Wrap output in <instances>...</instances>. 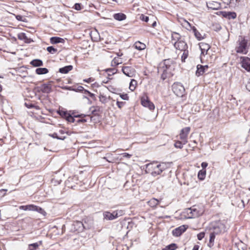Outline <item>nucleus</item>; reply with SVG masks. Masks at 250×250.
Wrapping results in <instances>:
<instances>
[{"label": "nucleus", "mask_w": 250, "mask_h": 250, "mask_svg": "<svg viewBox=\"0 0 250 250\" xmlns=\"http://www.w3.org/2000/svg\"><path fill=\"white\" fill-rule=\"evenodd\" d=\"M169 165V163H161L158 164L157 161H153L145 165L146 171L152 176L155 177L161 174L163 171L168 168Z\"/></svg>", "instance_id": "f257e3e1"}, {"label": "nucleus", "mask_w": 250, "mask_h": 250, "mask_svg": "<svg viewBox=\"0 0 250 250\" xmlns=\"http://www.w3.org/2000/svg\"><path fill=\"white\" fill-rule=\"evenodd\" d=\"M238 46L236 47L235 51L237 53L246 54L248 52V41L244 37H240L237 42Z\"/></svg>", "instance_id": "f03ea898"}, {"label": "nucleus", "mask_w": 250, "mask_h": 250, "mask_svg": "<svg viewBox=\"0 0 250 250\" xmlns=\"http://www.w3.org/2000/svg\"><path fill=\"white\" fill-rule=\"evenodd\" d=\"M172 90L173 93L179 97H182L185 94V88L180 83H174L172 85Z\"/></svg>", "instance_id": "7ed1b4c3"}, {"label": "nucleus", "mask_w": 250, "mask_h": 250, "mask_svg": "<svg viewBox=\"0 0 250 250\" xmlns=\"http://www.w3.org/2000/svg\"><path fill=\"white\" fill-rule=\"evenodd\" d=\"M174 69L173 61L170 59L165 60L163 63L160 64L158 68L159 70H166V71L172 73Z\"/></svg>", "instance_id": "20e7f679"}, {"label": "nucleus", "mask_w": 250, "mask_h": 250, "mask_svg": "<svg viewBox=\"0 0 250 250\" xmlns=\"http://www.w3.org/2000/svg\"><path fill=\"white\" fill-rule=\"evenodd\" d=\"M141 104L143 106L147 107L150 110L155 108L154 104L149 100L147 96H145L141 98Z\"/></svg>", "instance_id": "39448f33"}, {"label": "nucleus", "mask_w": 250, "mask_h": 250, "mask_svg": "<svg viewBox=\"0 0 250 250\" xmlns=\"http://www.w3.org/2000/svg\"><path fill=\"white\" fill-rule=\"evenodd\" d=\"M190 130L189 127L183 128L180 131L179 139L182 140L184 143H188V136Z\"/></svg>", "instance_id": "423d86ee"}, {"label": "nucleus", "mask_w": 250, "mask_h": 250, "mask_svg": "<svg viewBox=\"0 0 250 250\" xmlns=\"http://www.w3.org/2000/svg\"><path fill=\"white\" fill-rule=\"evenodd\" d=\"M83 224L80 221H74L71 225V230L73 232H80L83 231Z\"/></svg>", "instance_id": "0eeeda50"}, {"label": "nucleus", "mask_w": 250, "mask_h": 250, "mask_svg": "<svg viewBox=\"0 0 250 250\" xmlns=\"http://www.w3.org/2000/svg\"><path fill=\"white\" fill-rule=\"evenodd\" d=\"M241 66L248 72H250V58L247 57H240Z\"/></svg>", "instance_id": "6e6552de"}, {"label": "nucleus", "mask_w": 250, "mask_h": 250, "mask_svg": "<svg viewBox=\"0 0 250 250\" xmlns=\"http://www.w3.org/2000/svg\"><path fill=\"white\" fill-rule=\"evenodd\" d=\"M173 45L176 49H178L181 51H184L188 49V45L187 43L182 40L174 42Z\"/></svg>", "instance_id": "1a4fd4ad"}, {"label": "nucleus", "mask_w": 250, "mask_h": 250, "mask_svg": "<svg viewBox=\"0 0 250 250\" xmlns=\"http://www.w3.org/2000/svg\"><path fill=\"white\" fill-rule=\"evenodd\" d=\"M225 231V226L222 223H218L213 227V229L212 232L215 234L217 235L220 233L224 232Z\"/></svg>", "instance_id": "9d476101"}, {"label": "nucleus", "mask_w": 250, "mask_h": 250, "mask_svg": "<svg viewBox=\"0 0 250 250\" xmlns=\"http://www.w3.org/2000/svg\"><path fill=\"white\" fill-rule=\"evenodd\" d=\"M188 229V226L186 225L181 226L172 230V234L174 236H180L183 233H184Z\"/></svg>", "instance_id": "9b49d317"}, {"label": "nucleus", "mask_w": 250, "mask_h": 250, "mask_svg": "<svg viewBox=\"0 0 250 250\" xmlns=\"http://www.w3.org/2000/svg\"><path fill=\"white\" fill-rule=\"evenodd\" d=\"M40 91L43 93L48 94L52 92V85L51 82L42 84L40 87Z\"/></svg>", "instance_id": "f8f14e48"}, {"label": "nucleus", "mask_w": 250, "mask_h": 250, "mask_svg": "<svg viewBox=\"0 0 250 250\" xmlns=\"http://www.w3.org/2000/svg\"><path fill=\"white\" fill-rule=\"evenodd\" d=\"M123 73L129 77H132L134 75L135 70L130 66H124L122 68Z\"/></svg>", "instance_id": "ddd939ff"}, {"label": "nucleus", "mask_w": 250, "mask_h": 250, "mask_svg": "<svg viewBox=\"0 0 250 250\" xmlns=\"http://www.w3.org/2000/svg\"><path fill=\"white\" fill-rule=\"evenodd\" d=\"M208 68V65H202L201 64H198L197 65V70L195 73L197 77L203 75Z\"/></svg>", "instance_id": "4468645a"}, {"label": "nucleus", "mask_w": 250, "mask_h": 250, "mask_svg": "<svg viewBox=\"0 0 250 250\" xmlns=\"http://www.w3.org/2000/svg\"><path fill=\"white\" fill-rule=\"evenodd\" d=\"M81 222L83 225V230L89 229L93 225V220L90 218H85L83 219Z\"/></svg>", "instance_id": "2eb2a0df"}, {"label": "nucleus", "mask_w": 250, "mask_h": 250, "mask_svg": "<svg viewBox=\"0 0 250 250\" xmlns=\"http://www.w3.org/2000/svg\"><path fill=\"white\" fill-rule=\"evenodd\" d=\"M74 116L75 118H80L81 119H78L77 121V123H85L87 121V120L85 119V117H89L90 118V120H91L92 117L90 116L89 115L84 114H74Z\"/></svg>", "instance_id": "dca6fc26"}, {"label": "nucleus", "mask_w": 250, "mask_h": 250, "mask_svg": "<svg viewBox=\"0 0 250 250\" xmlns=\"http://www.w3.org/2000/svg\"><path fill=\"white\" fill-rule=\"evenodd\" d=\"M199 47L201 51V55H203L207 54L208 51L210 48L209 45L205 42H200L199 43Z\"/></svg>", "instance_id": "f3484780"}, {"label": "nucleus", "mask_w": 250, "mask_h": 250, "mask_svg": "<svg viewBox=\"0 0 250 250\" xmlns=\"http://www.w3.org/2000/svg\"><path fill=\"white\" fill-rule=\"evenodd\" d=\"M104 219L106 220H113L116 219L114 211L111 213L109 211H104L103 213Z\"/></svg>", "instance_id": "a211bd4d"}, {"label": "nucleus", "mask_w": 250, "mask_h": 250, "mask_svg": "<svg viewBox=\"0 0 250 250\" xmlns=\"http://www.w3.org/2000/svg\"><path fill=\"white\" fill-rule=\"evenodd\" d=\"M113 18L118 21H123L126 19V16L122 13H115L113 15Z\"/></svg>", "instance_id": "6ab92c4d"}, {"label": "nucleus", "mask_w": 250, "mask_h": 250, "mask_svg": "<svg viewBox=\"0 0 250 250\" xmlns=\"http://www.w3.org/2000/svg\"><path fill=\"white\" fill-rule=\"evenodd\" d=\"M192 30L194 33L195 37L198 41L202 40L204 38L205 35L204 34V35L202 36L201 33L197 30L195 27L193 26L192 27Z\"/></svg>", "instance_id": "aec40b11"}, {"label": "nucleus", "mask_w": 250, "mask_h": 250, "mask_svg": "<svg viewBox=\"0 0 250 250\" xmlns=\"http://www.w3.org/2000/svg\"><path fill=\"white\" fill-rule=\"evenodd\" d=\"M223 16L228 19H234L236 18L237 15L234 12H225Z\"/></svg>", "instance_id": "412c9836"}, {"label": "nucleus", "mask_w": 250, "mask_h": 250, "mask_svg": "<svg viewBox=\"0 0 250 250\" xmlns=\"http://www.w3.org/2000/svg\"><path fill=\"white\" fill-rule=\"evenodd\" d=\"M50 41L52 44L63 43L64 42L63 39L58 37H52L50 38Z\"/></svg>", "instance_id": "4be33fe9"}, {"label": "nucleus", "mask_w": 250, "mask_h": 250, "mask_svg": "<svg viewBox=\"0 0 250 250\" xmlns=\"http://www.w3.org/2000/svg\"><path fill=\"white\" fill-rule=\"evenodd\" d=\"M191 208V211L193 218H196L200 216L203 213V212L201 211H200L198 210L197 208H195V206H193Z\"/></svg>", "instance_id": "5701e85b"}, {"label": "nucleus", "mask_w": 250, "mask_h": 250, "mask_svg": "<svg viewBox=\"0 0 250 250\" xmlns=\"http://www.w3.org/2000/svg\"><path fill=\"white\" fill-rule=\"evenodd\" d=\"M73 69V66L71 65H67L60 68L59 70V72L62 74H66Z\"/></svg>", "instance_id": "b1692460"}, {"label": "nucleus", "mask_w": 250, "mask_h": 250, "mask_svg": "<svg viewBox=\"0 0 250 250\" xmlns=\"http://www.w3.org/2000/svg\"><path fill=\"white\" fill-rule=\"evenodd\" d=\"M191 208H186L183 212L185 217L187 219L194 218L193 216V214H192V212H191Z\"/></svg>", "instance_id": "393cba45"}, {"label": "nucleus", "mask_w": 250, "mask_h": 250, "mask_svg": "<svg viewBox=\"0 0 250 250\" xmlns=\"http://www.w3.org/2000/svg\"><path fill=\"white\" fill-rule=\"evenodd\" d=\"M30 63L34 67H39L43 65L42 61L40 59L33 60L30 62Z\"/></svg>", "instance_id": "a878e982"}, {"label": "nucleus", "mask_w": 250, "mask_h": 250, "mask_svg": "<svg viewBox=\"0 0 250 250\" xmlns=\"http://www.w3.org/2000/svg\"><path fill=\"white\" fill-rule=\"evenodd\" d=\"M134 47L138 50H142L145 49L146 44L140 42H136L134 44Z\"/></svg>", "instance_id": "bb28decb"}, {"label": "nucleus", "mask_w": 250, "mask_h": 250, "mask_svg": "<svg viewBox=\"0 0 250 250\" xmlns=\"http://www.w3.org/2000/svg\"><path fill=\"white\" fill-rule=\"evenodd\" d=\"M181 40V35L177 32H173L171 34V42L173 43V42H178Z\"/></svg>", "instance_id": "cd10ccee"}, {"label": "nucleus", "mask_w": 250, "mask_h": 250, "mask_svg": "<svg viewBox=\"0 0 250 250\" xmlns=\"http://www.w3.org/2000/svg\"><path fill=\"white\" fill-rule=\"evenodd\" d=\"M33 211H37L43 216H45L46 215L45 211L42 208L34 205Z\"/></svg>", "instance_id": "c85d7f7f"}, {"label": "nucleus", "mask_w": 250, "mask_h": 250, "mask_svg": "<svg viewBox=\"0 0 250 250\" xmlns=\"http://www.w3.org/2000/svg\"><path fill=\"white\" fill-rule=\"evenodd\" d=\"M42 244V241L39 242L29 244L28 245V250H37L40 244Z\"/></svg>", "instance_id": "c756f323"}, {"label": "nucleus", "mask_w": 250, "mask_h": 250, "mask_svg": "<svg viewBox=\"0 0 250 250\" xmlns=\"http://www.w3.org/2000/svg\"><path fill=\"white\" fill-rule=\"evenodd\" d=\"M160 72H162V74L161 75V79L163 80H165L167 77H171L173 75L172 73H170L166 70H159Z\"/></svg>", "instance_id": "7c9ffc66"}, {"label": "nucleus", "mask_w": 250, "mask_h": 250, "mask_svg": "<svg viewBox=\"0 0 250 250\" xmlns=\"http://www.w3.org/2000/svg\"><path fill=\"white\" fill-rule=\"evenodd\" d=\"M48 70L46 68H38L36 69V73L38 75H43L47 74Z\"/></svg>", "instance_id": "2f4dec72"}, {"label": "nucleus", "mask_w": 250, "mask_h": 250, "mask_svg": "<svg viewBox=\"0 0 250 250\" xmlns=\"http://www.w3.org/2000/svg\"><path fill=\"white\" fill-rule=\"evenodd\" d=\"M159 201L155 198H152L148 202V205L152 208L156 207Z\"/></svg>", "instance_id": "473e14b6"}, {"label": "nucleus", "mask_w": 250, "mask_h": 250, "mask_svg": "<svg viewBox=\"0 0 250 250\" xmlns=\"http://www.w3.org/2000/svg\"><path fill=\"white\" fill-rule=\"evenodd\" d=\"M206 174V170H200L198 173V177L200 180H203L205 178Z\"/></svg>", "instance_id": "72a5a7b5"}, {"label": "nucleus", "mask_w": 250, "mask_h": 250, "mask_svg": "<svg viewBox=\"0 0 250 250\" xmlns=\"http://www.w3.org/2000/svg\"><path fill=\"white\" fill-rule=\"evenodd\" d=\"M34 205H28L26 206H21L20 207V209L23 210H30L33 211Z\"/></svg>", "instance_id": "f704fd0d"}, {"label": "nucleus", "mask_w": 250, "mask_h": 250, "mask_svg": "<svg viewBox=\"0 0 250 250\" xmlns=\"http://www.w3.org/2000/svg\"><path fill=\"white\" fill-rule=\"evenodd\" d=\"M215 236H216V234H215L212 231L210 233V234H209V244H208V246L210 247L213 245V243H214V241Z\"/></svg>", "instance_id": "c9c22d12"}, {"label": "nucleus", "mask_w": 250, "mask_h": 250, "mask_svg": "<svg viewBox=\"0 0 250 250\" xmlns=\"http://www.w3.org/2000/svg\"><path fill=\"white\" fill-rule=\"evenodd\" d=\"M49 136L53 138L61 140H63L66 138V136H60L58 133L55 132L52 134H49Z\"/></svg>", "instance_id": "e433bc0d"}, {"label": "nucleus", "mask_w": 250, "mask_h": 250, "mask_svg": "<svg viewBox=\"0 0 250 250\" xmlns=\"http://www.w3.org/2000/svg\"><path fill=\"white\" fill-rule=\"evenodd\" d=\"M208 4L210 5L209 7L213 9H218L220 6V4L216 1H213L209 2Z\"/></svg>", "instance_id": "4c0bfd02"}, {"label": "nucleus", "mask_w": 250, "mask_h": 250, "mask_svg": "<svg viewBox=\"0 0 250 250\" xmlns=\"http://www.w3.org/2000/svg\"><path fill=\"white\" fill-rule=\"evenodd\" d=\"M137 84V81L134 79H132L129 84V89L133 91L136 88V85Z\"/></svg>", "instance_id": "58836bf2"}, {"label": "nucleus", "mask_w": 250, "mask_h": 250, "mask_svg": "<svg viewBox=\"0 0 250 250\" xmlns=\"http://www.w3.org/2000/svg\"><path fill=\"white\" fill-rule=\"evenodd\" d=\"M228 4H229L231 7H235L237 6L240 0H228Z\"/></svg>", "instance_id": "ea45409f"}, {"label": "nucleus", "mask_w": 250, "mask_h": 250, "mask_svg": "<svg viewBox=\"0 0 250 250\" xmlns=\"http://www.w3.org/2000/svg\"><path fill=\"white\" fill-rule=\"evenodd\" d=\"M186 144L187 143H184L182 140H181V141L178 140V141H177L175 142V143L174 144V146L176 148L181 149L183 148V146Z\"/></svg>", "instance_id": "a19ab883"}, {"label": "nucleus", "mask_w": 250, "mask_h": 250, "mask_svg": "<svg viewBox=\"0 0 250 250\" xmlns=\"http://www.w3.org/2000/svg\"><path fill=\"white\" fill-rule=\"evenodd\" d=\"M122 63L121 60L120 58H115L111 62V65L115 66Z\"/></svg>", "instance_id": "79ce46f5"}, {"label": "nucleus", "mask_w": 250, "mask_h": 250, "mask_svg": "<svg viewBox=\"0 0 250 250\" xmlns=\"http://www.w3.org/2000/svg\"><path fill=\"white\" fill-rule=\"evenodd\" d=\"M74 114H76L75 112H73L72 115L69 114L67 116V117L66 118L67 121L71 123H74L75 121V117L74 116Z\"/></svg>", "instance_id": "37998d69"}, {"label": "nucleus", "mask_w": 250, "mask_h": 250, "mask_svg": "<svg viewBox=\"0 0 250 250\" xmlns=\"http://www.w3.org/2000/svg\"><path fill=\"white\" fill-rule=\"evenodd\" d=\"M46 50L48 52L52 54H54L57 52V49L52 46L47 47Z\"/></svg>", "instance_id": "c03bdc74"}, {"label": "nucleus", "mask_w": 250, "mask_h": 250, "mask_svg": "<svg viewBox=\"0 0 250 250\" xmlns=\"http://www.w3.org/2000/svg\"><path fill=\"white\" fill-rule=\"evenodd\" d=\"M58 113L61 116L65 118H66L67 117V116H68L69 114V113H67L66 111L62 110H59V111H58Z\"/></svg>", "instance_id": "a18cd8bd"}, {"label": "nucleus", "mask_w": 250, "mask_h": 250, "mask_svg": "<svg viewBox=\"0 0 250 250\" xmlns=\"http://www.w3.org/2000/svg\"><path fill=\"white\" fill-rule=\"evenodd\" d=\"M115 213V217L116 218L118 217L121 216L124 214V211L123 210H117L114 211Z\"/></svg>", "instance_id": "49530a36"}, {"label": "nucleus", "mask_w": 250, "mask_h": 250, "mask_svg": "<svg viewBox=\"0 0 250 250\" xmlns=\"http://www.w3.org/2000/svg\"><path fill=\"white\" fill-rule=\"evenodd\" d=\"M24 105L25 106L29 108V109H30V108H35L36 109H39V107L38 106H36L34 104L30 103H24Z\"/></svg>", "instance_id": "de8ad7c7"}, {"label": "nucleus", "mask_w": 250, "mask_h": 250, "mask_svg": "<svg viewBox=\"0 0 250 250\" xmlns=\"http://www.w3.org/2000/svg\"><path fill=\"white\" fill-rule=\"evenodd\" d=\"M106 71L107 72H109V73H108L109 76H111V75L116 73L117 70L115 68H113L107 69L106 70Z\"/></svg>", "instance_id": "09e8293b"}, {"label": "nucleus", "mask_w": 250, "mask_h": 250, "mask_svg": "<svg viewBox=\"0 0 250 250\" xmlns=\"http://www.w3.org/2000/svg\"><path fill=\"white\" fill-rule=\"evenodd\" d=\"M184 52L183 53V55L181 57V59L183 62L185 61V60L187 58L188 55V52L187 49L184 50Z\"/></svg>", "instance_id": "8fccbe9b"}, {"label": "nucleus", "mask_w": 250, "mask_h": 250, "mask_svg": "<svg viewBox=\"0 0 250 250\" xmlns=\"http://www.w3.org/2000/svg\"><path fill=\"white\" fill-rule=\"evenodd\" d=\"M18 38L20 40H23L27 39V36L25 33H21L18 35Z\"/></svg>", "instance_id": "3c124183"}, {"label": "nucleus", "mask_w": 250, "mask_h": 250, "mask_svg": "<svg viewBox=\"0 0 250 250\" xmlns=\"http://www.w3.org/2000/svg\"><path fill=\"white\" fill-rule=\"evenodd\" d=\"M168 250H175L177 248V245L175 243H172L167 246Z\"/></svg>", "instance_id": "603ef678"}, {"label": "nucleus", "mask_w": 250, "mask_h": 250, "mask_svg": "<svg viewBox=\"0 0 250 250\" xmlns=\"http://www.w3.org/2000/svg\"><path fill=\"white\" fill-rule=\"evenodd\" d=\"M74 89H75L74 91L75 92H83L84 88L82 86H74Z\"/></svg>", "instance_id": "864d4df0"}, {"label": "nucleus", "mask_w": 250, "mask_h": 250, "mask_svg": "<svg viewBox=\"0 0 250 250\" xmlns=\"http://www.w3.org/2000/svg\"><path fill=\"white\" fill-rule=\"evenodd\" d=\"M73 8L76 10H80L82 9V5L81 3H76L74 5Z\"/></svg>", "instance_id": "5fc2aeb1"}, {"label": "nucleus", "mask_w": 250, "mask_h": 250, "mask_svg": "<svg viewBox=\"0 0 250 250\" xmlns=\"http://www.w3.org/2000/svg\"><path fill=\"white\" fill-rule=\"evenodd\" d=\"M205 233L204 232H201L197 234V238L199 240H201L205 237Z\"/></svg>", "instance_id": "6e6d98bb"}, {"label": "nucleus", "mask_w": 250, "mask_h": 250, "mask_svg": "<svg viewBox=\"0 0 250 250\" xmlns=\"http://www.w3.org/2000/svg\"><path fill=\"white\" fill-rule=\"evenodd\" d=\"M141 19L145 22H148L149 21V17L148 16L142 15L141 16Z\"/></svg>", "instance_id": "4d7b16f0"}, {"label": "nucleus", "mask_w": 250, "mask_h": 250, "mask_svg": "<svg viewBox=\"0 0 250 250\" xmlns=\"http://www.w3.org/2000/svg\"><path fill=\"white\" fill-rule=\"evenodd\" d=\"M121 155L123 156V157L126 158L127 159L130 158L132 156L131 154H129L128 153H126V152L123 153Z\"/></svg>", "instance_id": "13d9d810"}, {"label": "nucleus", "mask_w": 250, "mask_h": 250, "mask_svg": "<svg viewBox=\"0 0 250 250\" xmlns=\"http://www.w3.org/2000/svg\"><path fill=\"white\" fill-rule=\"evenodd\" d=\"M7 190L6 189H2L0 190V197H3L7 192Z\"/></svg>", "instance_id": "bf43d9fd"}, {"label": "nucleus", "mask_w": 250, "mask_h": 250, "mask_svg": "<svg viewBox=\"0 0 250 250\" xmlns=\"http://www.w3.org/2000/svg\"><path fill=\"white\" fill-rule=\"evenodd\" d=\"M120 97L124 100H128L129 99V97L127 94H121Z\"/></svg>", "instance_id": "052dcab7"}, {"label": "nucleus", "mask_w": 250, "mask_h": 250, "mask_svg": "<svg viewBox=\"0 0 250 250\" xmlns=\"http://www.w3.org/2000/svg\"><path fill=\"white\" fill-rule=\"evenodd\" d=\"M92 108H94V109L92 110L91 112L93 114H94L95 115H96V112L99 111L100 108L98 106L96 107H92L91 108V109H92Z\"/></svg>", "instance_id": "680f3d73"}, {"label": "nucleus", "mask_w": 250, "mask_h": 250, "mask_svg": "<svg viewBox=\"0 0 250 250\" xmlns=\"http://www.w3.org/2000/svg\"><path fill=\"white\" fill-rule=\"evenodd\" d=\"M65 134H68L67 132H65L64 130L60 129L59 131V135L60 136H64Z\"/></svg>", "instance_id": "e2e57ef3"}, {"label": "nucleus", "mask_w": 250, "mask_h": 250, "mask_svg": "<svg viewBox=\"0 0 250 250\" xmlns=\"http://www.w3.org/2000/svg\"><path fill=\"white\" fill-rule=\"evenodd\" d=\"M208 164L207 162H202L201 163V167L203 168L202 169H205V168L208 167Z\"/></svg>", "instance_id": "0e129e2a"}, {"label": "nucleus", "mask_w": 250, "mask_h": 250, "mask_svg": "<svg viewBox=\"0 0 250 250\" xmlns=\"http://www.w3.org/2000/svg\"><path fill=\"white\" fill-rule=\"evenodd\" d=\"M117 105L118 107L121 108L124 105V102L117 101Z\"/></svg>", "instance_id": "69168bd1"}, {"label": "nucleus", "mask_w": 250, "mask_h": 250, "mask_svg": "<svg viewBox=\"0 0 250 250\" xmlns=\"http://www.w3.org/2000/svg\"><path fill=\"white\" fill-rule=\"evenodd\" d=\"M246 88L248 91L250 92V81H248L246 84Z\"/></svg>", "instance_id": "338daca9"}, {"label": "nucleus", "mask_w": 250, "mask_h": 250, "mask_svg": "<svg viewBox=\"0 0 250 250\" xmlns=\"http://www.w3.org/2000/svg\"><path fill=\"white\" fill-rule=\"evenodd\" d=\"M99 98H100V101H101L102 103H104V101L105 100V97L103 95H101L99 97Z\"/></svg>", "instance_id": "774afa93"}]
</instances>
